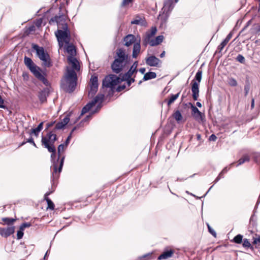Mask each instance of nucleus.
<instances>
[{
    "instance_id": "obj_1",
    "label": "nucleus",
    "mask_w": 260,
    "mask_h": 260,
    "mask_svg": "<svg viewBox=\"0 0 260 260\" xmlns=\"http://www.w3.org/2000/svg\"><path fill=\"white\" fill-rule=\"evenodd\" d=\"M68 62L70 66L67 67V71L61 80L62 88L68 92H72L77 86V76L76 71L80 70L79 62L74 56H68Z\"/></svg>"
},
{
    "instance_id": "obj_2",
    "label": "nucleus",
    "mask_w": 260,
    "mask_h": 260,
    "mask_svg": "<svg viewBox=\"0 0 260 260\" xmlns=\"http://www.w3.org/2000/svg\"><path fill=\"white\" fill-rule=\"evenodd\" d=\"M116 54V56L111 64V68L114 73L118 74L124 69L128 67L129 58L123 49H117Z\"/></svg>"
},
{
    "instance_id": "obj_3",
    "label": "nucleus",
    "mask_w": 260,
    "mask_h": 260,
    "mask_svg": "<svg viewBox=\"0 0 260 260\" xmlns=\"http://www.w3.org/2000/svg\"><path fill=\"white\" fill-rule=\"evenodd\" d=\"M24 62L27 68L38 80L41 81L45 85H49V82L45 77V73L42 72L41 68L38 67L30 58L25 56Z\"/></svg>"
},
{
    "instance_id": "obj_4",
    "label": "nucleus",
    "mask_w": 260,
    "mask_h": 260,
    "mask_svg": "<svg viewBox=\"0 0 260 260\" xmlns=\"http://www.w3.org/2000/svg\"><path fill=\"white\" fill-rule=\"evenodd\" d=\"M32 49L36 51L37 55L42 61V66L45 68H49L52 66L51 59L48 53L42 47L37 44H32Z\"/></svg>"
},
{
    "instance_id": "obj_5",
    "label": "nucleus",
    "mask_w": 260,
    "mask_h": 260,
    "mask_svg": "<svg viewBox=\"0 0 260 260\" xmlns=\"http://www.w3.org/2000/svg\"><path fill=\"white\" fill-rule=\"evenodd\" d=\"M49 152L52 153L51 155V158L52 161L53 162V165L51 168L52 171V177L54 179H55L57 178L58 177L59 173L61 172L62 170V166L64 162V156H62L61 158V159L59 162L58 161V159L56 161H55V158L56 156V149H55V150L54 151Z\"/></svg>"
},
{
    "instance_id": "obj_6",
    "label": "nucleus",
    "mask_w": 260,
    "mask_h": 260,
    "mask_svg": "<svg viewBox=\"0 0 260 260\" xmlns=\"http://www.w3.org/2000/svg\"><path fill=\"white\" fill-rule=\"evenodd\" d=\"M56 139V135L52 132H49L46 136H42V144L48 149V151H54L55 150L54 143Z\"/></svg>"
},
{
    "instance_id": "obj_7",
    "label": "nucleus",
    "mask_w": 260,
    "mask_h": 260,
    "mask_svg": "<svg viewBox=\"0 0 260 260\" xmlns=\"http://www.w3.org/2000/svg\"><path fill=\"white\" fill-rule=\"evenodd\" d=\"M56 37L57 39L59 45L61 47L63 43L69 44L70 42V31L68 28L67 29H59L58 28L57 30L55 32Z\"/></svg>"
},
{
    "instance_id": "obj_8",
    "label": "nucleus",
    "mask_w": 260,
    "mask_h": 260,
    "mask_svg": "<svg viewBox=\"0 0 260 260\" xmlns=\"http://www.w3.org/2000/svg\"><path fill=\"white\" fill-rule=\"evenodd\" d=\"M121 78L115 75H110L105 77L103 81V86L113 88L121 82Z\"/></svg>"
},
{
    "instance_id": "obj_9",
    "label": "nucleus",
    "mask_w": 260,
    "mask_h": 260,
    "mask_svg": "<svg viewBox=\"0 0 260 260\" xmlns=\"http://www.w3.org/2000/svg\"><path fill=\"white\" fill-rule=\"evenodd\" d=\"M104 95L103 94H98L94 99L88 103L82 110L81 115L87 113L90 109L94 106L96 103H101L104 99Z\"/></svg>"
},
{
    "instance_id": "obj_10",
    "label": "nucleus",
    "mask_w": 260,
    "mask_h": 260,
    "mask_svg": "<svg viewBox=\"0 0 260 260\" xmlns=\"http://www.w3.org/2000/svg\"><path fill=\"white\" fill-rule=\"evenodd\" d=\"M146 63L150 67H159L161 63V60L154 55L146 58Z\"/></svg>"
},
{
    "instance_id": "obj_11",
    "label": "nucleus",
    "mask_w": 260,
    "mask_h": 260,
    "mask_svg": "<svg viewBox=\"0 0 260 260\" xmlns=\"http://www.w3.org/2000/svg\"><path fill=\"white\" fill-rule=\"evenodd\" d=\"M56 21L57 23L58 28L59 29H67L68 25L66 22V16L61 15L55 17Z\"/></svg>"
},
{
    "instance_id": "obj_12",
    "label": "nucleus",
    "mask_w": 260,
    "mask_h": 260,
    "mask_svg": "<svg viewBox=\"0 0 260 260\" xmlns=\"http://www.w3.org/2000/svg\"><path fill=\"white\" fill-rule=\"evenodd\" d=\"M15 232V226H10L6 228H0V235L5 238H7Z\"/></svg>"
},
{
    "instance_id": "obj_13",
    "label": "nucleus",
    "mask_w": 260,
    "mask_h": 260,
    "mask_svg": "<svg viewBox=\"0 0 260 260\" xmlns=\"http://www.w3.org/2000/svg\"><path fill=\"white\" fill-rule=\"evenodd\" d=\"M156 31V28L155 27H152L150 31H148L146 32L145 37L144 39V44L145 45H146L148 44H150V42L152 40L151 38L155 35Z\"/></svg>"
},
{
    "instance_id": "obj_14",
    "label": "nucleus",
    "mask_w": 260,
    "mask_h": 260,
    "mask_svg": "<svg viewBox=\"0 0 260 260\" xmlns=\"http://www.w3.org/2000/svg\"><path fill=\"white\" fill-rule=\"evenodd\" d=\"M191 91L193 99L197 101L199 96V84L194 80L192 81Z\"/></svg>"
},
{
    "instance_id": "obj_15",
    "label": "nucleus",
    "mask_w": 260,
    "mask_h": 260,
    "mask_svg": "<svg viewBox=\"0 0 260 260\" xmlns=\"http://www.w3.org/2000/svg\"><path fill=\"white\" fill-rule=\"evenodd\" d=\"M137 72L135 70H133L132 68L129 69V70L125 73L122 77V78L121 79V81L126 80L127 81V83L128 85H130L131 83L134 82L135 81L134 79L132 78L131 77L134 73H137Z\"/></svg>"
},
{
    "instance_id": "obj_16",
    "label": "nucleus",
    "mask_w": 260,
    "mask_h": 260,
    "mask_svg": "<svg viewBox=\"0 0 260 260\" xmlns=\"http://www.w3.org/2000/svg\"><path fill=\"white\" fill-rule=\"evenodd\" d=\"M191 109L192 111V115L198 120H203V115L199 109L194 106L191 105Z\"/></svg>"
},
{
    "instance_id": "obj_17",
    "label": "nucleus",
    "mask_w": 260,
    "mask_h": 260,
    "mask_svg": "<svg viewBox=\"0 0 260 260\" xmlns=\"http://www.w3.org/2000/svg\"><path fill=\"white\" fill-rule=\"evenodd\" d=\"M69 121L70 115L68 114L64 117V118L62 120L56 123L55 125V128L57 129L62 128L66 124L68 123Z\"/></svg>"
},
{
    "instance_id": "obj_18",
    "label": "nucleus",
    "mask_w": 260,
    "mask_h": 260,
    "mask_svg": "<svg viewBox=\"0 0 260 260\" xmlns=\"http://www.w3.org/2000/svg\"><path fill=\"white\" fill-rule=\"evenodd\" d=\"M135 37L133 35H128L124 38V45L129 47L136 42Z\"/></svg>"
},
{
    "instance_id": "obj_19",
    "label": "nucleus",
    "mask_w": 260,
    "mask_h": 260,
    "mask_svg": "<svg viewBox=\"0 0 260 260\" xmlns=\"http://www.w3.org/2000/svg\"><path fill=\"white\" fill-rule=\"evenodd\" d=\"M140 38H139L138 42L134 43L133 50V57L136 58L140 52Z\"/></svg>"
},
{
    "instance_id": "obj_20",
    "label": "nucleus",
    "mask_w": 260,
    "mask_h": 260,
    "mask_svg": "<svg viewBox=\"0 0 260 260\" xmlns=\"http://www.w3.org/2000/svg\"><path fill=\"white\" fill-rule=\"evenodd\" d=\"M49 92L47 89H44L39 93L38 97L41 103H43L46 101L47 96L48 95Z\"/></svg>"
},
{
    "instance_id": "obj_21",
    "label": "nucleus",
    "mask_w": 260,
    "mask_h": 260,
    "mask_svg": "<svg viewBox=\"0 0 260 260\" xmlns=\"http://www.w3.org/2000/svg\"><path fill=\"white\" fill-rule=\"evenodd\" d=\"M174 254V251L170 250L169 251H165L161 254L158 257V259H166L172 256Z\"/></svg>"
},
{
    "instance_id": "obj_22",
    "label": "nucleus",
    "mask_w": 260,
    "mask_h": 260,
    "mask_svg": "<svg viewBox=\"0 0 260 260\" xmlns=\"http://www.w3.org/2000/svg\"><path fill=\"white\" fill-rule=\"evenodd\" d=\"M164 37L162 36H157L155 39H152L150 42V45L151 46H156L161 43L163 41Z\"/></svg>"
},
{
    "instance_id": "obj_23",
    "label": "nucleus",
    "mask_w": 260,
    "mask_h": 260,
    "mask_svg": "<svg viewBox=\"0 0 260 260\" xmlns=\"http://www.w3.org/2000/svg\"><path fill=\"white\" fill-rule=\"evenodd\" d=\"M232 35L231 33L229 34L226 37V38L221 42V43L218 46V50L221 51L224 46L228 44L230 39H231Z\"/></svg>"
},
{
    "instance_id": "obj_24",
    "label": "nucleus",
    "mask_w": 260,
    "mask_h": 260,
    "mask_svg": "<svg viewBox=\"0 0 260 260\" xmlns=\"http://www.w3.org/2000/svg\"><path fill=\"white\" fill-rule=\"evenodd\" d=\"M67 52L69 53V56L75 57L76 54V50L75 47L72 45H69L66 48Z\"/></svg>"
},
{
    "instance_id": "obj_25",
    "label": "nucleus",
    "mask_w": 260,
    "mask_h": 260,
    "mask_svg": "<svg viewBox=\"0 0 260 260\" xmlns=\"http://www.w3.org/2000/svg\"><path fill=\"white\" fill-rule=\"evenodd\" d=\"M2 220L4 222V223H2L3 224H7L10 226H12L16 219L12 218L4 217L2 218Z\"/></svg>"
},
{
    "instance_id": "obj_26",
    "label": "nucleus",
    "mask_w": 260,
    "mask_h": 260,
    "mask_svg": "<svg viewBox=\"0 0 260 260\" xmlns=\"http://www.w3.org/2000/svg\"><path fill=\"white\" fill-rule=\"evenodd\" d=\"M250 160V157L248 155L245 154L242 157L239 159L238 161V164L237 166L242 165L243 164L248 162Z\"/></svg>"
},
{
    "instance_id": "obj_27",
    "label": "nucleus",
    "mask_w": 260,
    "mask_h": 260,
    "mask_svg": "<svg viewBox=\"0 0 260 260\" xmlns=\"http://www.w3.org/2000/svg\"><path fill=\"white\" fill-rule=\"evenodd\" d=\"M156 77V75L155 73L150 72L145 74L143 77V80L144 81L148 80L151 79L155 78Z\"/></svg>"
},
{
    "instance_id": "obj_28",
    "label": "nucleus",
    "mask_w": 260,
    "mask_h": 260,
    "mask_svg": "<svg viewBox=\"0 0 260 260\" xmlns=\"http://www.w3.org/2000/svg\"><path fill=\"white\" fill-rule=\"evenodd\" d=\"M179 94L180 92H178L176 94H171L170 98L167 101L168 106H170L172 104H173L174 101L178 98Z\"/></svg>"
},
{
    "instance_id": "obj_29",
    "label": "nucleus",
    "mask_w": 260,
    "mask_h": 260,
    "mask_svg": "<svg viewBox=\"0 0 260 260\" xmlns=\"http://www.w3.org/2000/svg\"><path fill=\"white\" fill-rule=\"evenodd\" d=\"M173 117L175 118V119L177 121V122H179L182 119V116L180 112L178 110L176 111L173 115Z\"/></svg>"
},
{
    "instance_id": "obj_30",
    "label": "nucleus",
    "mask_w": 260,
    "mask_h": 260,
    "mask_svg": "<svg viewBox=\"0 0 260 260\" xmlns=\"http://www.w3.org/2000/svg\"><path fill=\"white\" fill-rule=\"evenodd\" d=\"M228 84L232 87H236L237 86L238 83L236 80L232 77H229L228 78Z\"/></svg>"
},
{
    "instance_id": "obj_31",
    "label": "nucleus",
    "mask_w": 260,
    "mask_h": 260,
    "mask_svg": "<svg viewBox=\"0 0 260 260\" xmlns=\"http://www.w3.org/2000/svg\"><path fill=\"white\" fill-rule=\"evenodd\" d=\"M98 86L90 85V89L89 91V96L92 97L94 95L98 90Z\"/></svg>"
},
{
    "instance_id": "obj_32",
    "label": "nucleus",
    "mask_w": 260,
    "mask_h": 260,
    "mask_svg": "<svg viewBox=\"0 0 260 260\" xmlns=\"http://www.w3.org/2000/svg\"><path fill=\"white\" fill-rule=\"evenodd\" d=\"M132 24L143 25L144 21L141 18L137 17L131 21Z\"/></svg>"
},
{
    "instance_id": "obj_33",
    "label": "nucleus",
    "mask_w": 260,
    "mask_h": 260,
    "mask_svg": "<svg viewBox=\"0 0 260 260\" xmlns=\"http://www.w3.org/2000/svg\"><path fill=\"white\" fill-rule=\"evenodd\" d=\"M45 200L46 201L47 204H48V208H49L51 210L54 209V205L53 203L51 201V200L49 199L48 197H44Z\"/></svg>"
},
{
    "instance_id": "obj_34",
    "label": "nucleus",
    "mask_w": 260,
    "mask_h": 260,
    "mask_svg": "<svg viewBox=\"0 0 260 260\" xmlns=\"http://www.w3.org/2000/svg\"><path fill=\"white\" fill-rule=\"evenodd\" d=\"M202 71L201 70H199L196 73L195 76V79L198 81V83H200L202 79Z\"/></svg>"
},
{
    "instance_id": "obj_35",
    "label": "nucleus",
    "mask_w": 260,
    "mask_h": 260,
    "mask_svg": "<svg viewBox=\"0 0 260 260\" xmlns=\"http://www.w3.org/2000/svg\"><path fill=\"white\" fill-rule=\"evenodd\" d=\"M243 236L239 234L236 236L234 238V242L237 244H240L242 242Z\"/></svg>"
},
{
    "instance_id": "obj_36",
    "label": "nucleus",
    "mask_w": 260,
    "mask_h": 260,
    "mask_svg": "<svg viewBox=\"0 0 260 260\" xmlns=\"http://www.w3.org/2000/svg\"><path fill=\"white\" fill-rule=\"evenodd\" d=\"M90 85L98 86V79L96 76H92L90 79Z\"/></svg>"
},
{
    "instance_id": "obj_37",
    "label": "nucleus",
    "mask_w": 260,
    "mask_h": 260,
    "mask_svg": "<svg viewBox=\"0 0 260 260\" xmlns=\"http://www.w3.org/2000/svg\"><path fill=\"white\" fill-rule=\"evenodd\" d=\"M64 146L63 144H60L58 147V157H60L61 155V153L64 151Z\"/></svg>"
},
{
    "instance_id": "obj_38",
    "label": "nucleus",
    "mask_w": 260,
    "mask_h": 260,
    "mask_svg": "<svg viewBox=\"0 0 260 260\" xmlns=\"http://www.w3.org/2000/svg\"><path fill=\"white\" fill-rule=\"evenodd\" d=\"M251 246V244L249 240L247 239H244L243 241V246L246 248H249Z\"/></svg>"
},
{
    "instance_id": "obj_39",
    "label": "nucleus",
    "mask_w": 260,
    "mask_h": 260,
    "mask_svg": "<svg viewBox=\"0 0 260 260\" xmlns=\"http://www.w3.org/2000/svg\"><path fill=\"white\" fill-rule=\"evenodd\" d=\"M253 159L256 162H260V153H256L253 154Z\"/></svg>"
},
{
    "instance_id": "obj_40",
    "label": "nucleus",
    "mask_w": 260,
    "mask_h": 260,
    "mask_svg": "<svg viewBox=\"0 0 260 260\" xmlns=\"http://www.w3.org/2000/svg\"><path fill=\"white\" fill-rule=\"evenodd\" d=\"M236 60L240 62V63H244L245 62V58L244 57V56L241 54H239L237 58H236Z\"/></svg>"
},
{
    "instance_id": "obj_41",
    "label": "nucleus",
    "mask_w": 260,
    "mask_h": 260,
    "mask_svg": "<svg viewBox=\"0 0 260 260\" xmlns=\"http://www.w3.org/2000/svg\"><path fill=\"white\" fill-rule=\"evenodd\" d=\"M40 132L37 128H32L31 129L30 134H34L35 136L38 137Z\"/></svg>"
},
{
    "instance_id": "obj_42",
    "label": "nucleus",
    "mask_w": 260,
    "mask_h": 260,
    "mask_svg": "<svg viewBox=\"0 0 260 260\" xmlns=\"http://www.w3.org/2000/svg\"><path fill=\"white\" fill-rule=\"evenodd\" d=\"M208 231L214 237H216V233L214 230H213L209 224H207Z\"/></svg>"
},
{
    "instance_id": "obj_43",
    "label": "nucleus",
    "mask_w": 260,
    "mask_h": 260,
    "mask_svg": "<svg viewBox=\"0 0 260 260\" xmlns=\"http://www.w3.org/2000/svg\"><path fill=\"white\" fill-rule=\"evenodd\" d=\"M30 225L31 224L29 223H23L20 226V229L23 231L25 228H28Z\"/></svg>"
},
{
    "instance_id": "obj_44",
    "label": "nucleus",
    "mask_w": 260,
    "mask_h": 260,
    "mask_svg": "<svg viewBox=\"0 0 260 260\" xmlns=\"http://www.w3.org/2000/svg\"><path fill=\"white\" fill-rule=\"evenodd\" d=\"M132 2V0H123L121 3L122 7H125Z\"/></svg>"
},
{
    "instance_id": "obj_45",
    "label": "nucleus",
    "mask_w": 260,
    "mask_h": 260,
    "mask_svg": "<svg viewBox=\"0 0 260 260\" xmlns=\"http://www.w3.org/2000/svg\"><path fill=\"white\" fill-rule=\"evenodd\" d=\"M23 230H19V231H18L17 232V239H20L22 238L23 236Z\"/></svg>"
},
{
    "instance_id": "obj_46",
    "label": "nucleus",
    "mask_w": 260,
    "mask_h": 260,
    "mask_svg": "<svg viewBox=\"0 0 260 260\" xmlns=\"http://www.w3.org/2000/svg\"><path fill=\"white\" fill-rule=\"evenodd\" d=\"M249 89H250L249 85L248 84L245 85L244 86V89L245 96H246L248 94Z\"/></svg>"
},
{
    "instance_id": "obj_47",
    "label": "nucleus",
    "mask_w": 260,
    "mask_h": 260,
    "mask_svg": "<svg viewBox=\"0 0 260 260\" xmlns=\"http://www.w3.org/2000/svg\"><path fill=\"white\" fill-rule=\"evenodd\" d=\"M6 106L4 105V100L0 95V108L5 109Z\"/></svg>"
},
{
    "instance_id": "obj_48",
    "label": "nucleus",
    "mask_w": 260,
    "mask_h": 260,
    "mask_svg": "<svg viewBox=\"0 0 260 260\" xmlns=\"http://www.w3.org/2000/svg\"><path fill=\"white\" fill-rule=\"evenodd\" d=\"M138 65V61H136L133 63V64L132 65V66L131 67V68H132L133 70H135L137 72V68Z\"/></svg>"
},
{
    "instance_id": "obj_49",
    "label": "nucleus",
    "mask_w": 260,
    "mask_h": 260,
    "mask_svg": "<svg viewBox=\"0 0 260 260\" xmlns=\"http://www.w3.org/2000/svg\"><path fill=\"white\" fill-rule=\"evenodd\" d=\"M179 0H175V3H176L178 2ZM173 2V0H169L168 2L165 3V7H167L169 5H170Z\"/></svg>"
},
{
    "instance_id": "obj_50",
    "label": "nucleus",
    "mask_w": 260,
    "mask_h": 260,
    "mask_svg": "<svg viewBox=\"0 0 260 260\" xmlns=\"http://www.w3.org/2000/svg\"><path fill=\"white\" fill-rule=\"evenodd\" d=\"M223 173L222 172H221L220 173V174H219V175L218 176V177L216 178L215 181L216 182L218 181L221 178L223 177Z\"/></svg>"
},
{
    "instance_id": "obj_51",
    "label": "nucleus",
    "mask_w": 260,
    "mask_h": 260,
    "mask_svg": "<svg viewBox=\"0 0 260 260\" xmlns=\"http://www.w3.org/2000/svg\"><path fill=\"white\" fill-rule=\"evenodd\" d=\"M26 142H28V143H31V144H32V145L34 146L37 147L36 145V144H35V142H34V140H33V139L32 138H30L29 139H28Z\"/></svg>"
},
{
    "instance_id": "obj_52",
    "label": "nucleus",
    "mask_w": 260,
    "mask_h": 260,
    "mask_svg": "<svg viewBox=\"0 0 260 260\" xmlns=\"http://www.w3.org/2000/svg\"><path fill=\"white\" fill-rule=\"evenodd\" d=\"M216 136L214 134L211 135L209 137V140L210 141H215L216 140Z\"/></svg>"
},
{
    "instance_id": "obj_53",
    "label": "nucleus",
    "mask_w": 260,
    "mask_h": 260,
    "mask_svg": "<svg viewBox=\"0 0 260 260\" xmlns=\"http://www.w3.org/2000/svg\"><path fill=\"white\" fill-rule=\"evenodd\" d=\"M74 129H75V128H74V129L72 130V132H71V133H72V132L74 131ZM71 134H72V133H71ZM71 138V134H70V135L69 136H68V137L67 138V140H66V146H67V145H68V144H69V141H70V140Z\"/></svg>"
},
{
    "instance_id": "obj_54",
    "label": "nucleus",
    "mask_w": 260,
    "mask_h": 260,
    "mask_svg": "<svg viewBox=\"0 0 260 260\" xmlns=\"http://www.w3.org/2000/svg\"><path fill=\"white\" fill-rule=\"evenodd\" d=\"M43 123L44 122H41L39 125L37 127H36L38 129H39V131H41L42 129H43Z\"/></svg>"
},
{
    "instance_id": "obj_55",
    "label": "nucleus",
    "mask_w": 260,
    "mask_h": 260,
    "mask_svg": "<svg viewBox=\"0 0 260 260\" xmlns=\"http://www.w3.org/2000/svg\"><path fill=\"white\" fill-rule=\"evenodd\" d=\"M43 123L44 122H41L39 125L37 127H36L38 129H39V131H41L42 129H43Z\"/></svg>"
},
{
    "instance_id": "obj_56",
    "label": "nucleus",
    "mask_w": 260,
    "mask_h": 260,
    "mask_svg": "<svg viewBox=\"0 0 260 260\" xmlns=\"http://www.w3.org/2000/svg\"><path fill=\"white\" fill-rule=\"evenodd\" d=\"M258 242H260V236L258 237V238H255L253 241V243L255 244H257Z\"/></svg>"
},
{
    "instance_id": "obj_57",
    "label": "nucleus",
    "mask_w": 260,
    "mask_h": 260,
    "mask_svg": "<svg viewBox=\"0 0 260 260\" xmlns=\"http://www.w3.org/2000/svg\"><path fill=\"white\" fill-rule=\"evenodd\" d=\"M145 71H146V70H145V68H141V69H140V70H139L141 74H144V73H145Z\"/></svg>"
},
{
    "instance_id": "obj_58",
    "label": "nucleus",
    "mask_w": 260,
    "mask_h": 260,
    "mask_svg": "<svg viewBox=\"0 0 260 260\" xmlns=\"http://www.w3.org/2000/svg\"><path fill=\"white\" fill-rule=\"evenodd\" d=\"M229 169H228L227 167H225L222 170V172L224 174V173H226L228 170H229Z\"/></svg>"
},
{
    "instance_id": "obj_59",
    "label": "nucleus",
    "mask_w": 260,
    "mask_h": 260,
    "mask_svg": "<svg viewBox=\"0 0 260 260\" xmlns=\"http://www.w3.org/2000/svg\"><path fill=\"white\" fill-rule=\"evenodd\" d=\"M254 100L253 99H252V101H251V108H254Z\"/></svg>"
},
{
    "instance_id": "obj_60",
    "label": "nucleus",
    "mask_w": 260,
    "mask_h": 260,
    "mask_svg": "<svg viewBox=\"0 0 260 260\" xmlns=\"http://www.w3.org/2000/svg\"><path fill=\"white\" fill-rule=\"evenodd\" d=\"M165 55V51H163V52L160 54V57L161 58H162V57H164Z\"/></svg>"
},
{
    "instance_id": "obj_61",
    "label": "nucleus",
    "mask_w": 260,
    "mask_h": 260,
    "mask_svg": "<svg viewBox=\"0 0 260 260\" xmlns=\"http://www.w3.org/2000/svg\"><path fill=\"white\" fill-rule=\"evenodd\" d=\"M196 105L199 107H202V104L201 103H200V102H197L196 103Z\"/></svg>"
},
{
    "instance_id": "obj_62",
    "label": "nucleus",
    "mask_w": 260,
    "mask_h": 260,
    "mask_svg": "<svg viewBox=\"0 0 260 260\" xmlns=\"http://www.w3.org/2000/svg\"><path fill=\"white\" fill-rule=\"evenodd\" d=\"M50 194V192H47V193H46L45 194V197H48L47 196L48 195H49Z\"/></svg>"
},
{
    "instance_id": "obj_63",
    "label": "nucleus",
    "mask_w": 260,
    "mask_h": 260,
    "mask_svg": "<svg viewBox=\"0 0 260 260\" xmlns=\"http://www.w3.org/2000/svg\"><path fill=\"white\" fill-rule=\"evenodd\" d=\"M147 256H150V255H149V254H148V255H145L144 256V257H147Z\"/></svg>"
},
{
    "instance_id": "obj_64",
    "label": "nucleus",
    "mask_w": 260,
    "mask_h": 260,
    "mask_svg": "<svg viewBox=\"0 0 260 260\" xmlns=\"http://www.w3.org/2000/svg\"><path fill=\"white\" fill-rule=\"evenodd\" d=\"M52 125V124H48V127H49V126H50L51 125Z\"/></svg>"
}]
</instances>
